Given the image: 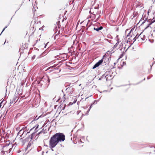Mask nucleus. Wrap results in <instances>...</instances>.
<instances>
[{"instance_id":"nucleus-20","label":"nucleus","mask_w":155,"mask_h":155,"mask_svg":"<svg viewBox=\"0 0 155 155\" xmlns=\"http://www.w3.org/2000/svg\"><path fill=\"white\" fill-rule=\"evenodd\" d=\"M35 133L33 132L31 135H30V139L31 140L33 139L35 135Z\"/></svg>"},{"instance_id":"nucleus-4","label":"nucleus","mask_w":155,"mask_h":155,"mask_svg":"<svg viewBox=\"0 0 155 155\" xmlns=\"http://www.w3.org/2000/svg\"><path fill=\"white\" fill-rule=\"evenodd\" d=\"M103 61L104 60L103 58L99 60L94 65V66L92 68V69H94L96 68L99 67L100 65H101V64Z\"/></svg>"},{"instance_id":"nucleus-40","label":"nucleus","mask_w":155,"mask_h":155,"mask_svg":"<svg viewBox=\"0 0 155 155\" xmlns=\"http://www.w3.org/2000/svg\"><path fill=\"white\" fill-rule=\"evenodd\" d=\"M126 62L125 61H123L122 62V65H121V66H123L124 65H126Z\"/></svg>"},{"instance_id":"nucleus-27","label":"nucleus","mask_w":155,"mask_h":155,"mask_svg":"<svg viewBox=\"0 0 155 155\" xmlns=\"http://www.w3.org/2000/svg\"><path fill=\"white\" fill-rule=\"evenodd\" d=\"M75 68L71 67L68 65V70H74L75 69Z\"/></svg>"},{"instance_id":"nucleus-60","label":"nucleus","mask_w":155,"mask_h":155,"mask_svg":"<svg viewBox=\"0 0 155 155\" xmlns=\"http://www.w3.org/2000/svg\"><path fill=\"white\" fill-rule=\"evenodd\" d=\"M30 147V145L29 144H28V145H27V147Z\"/></svg>"},{"instance_id":"nucleus-59","label":"nucleus","mask_w":155,"mask_h":155,"mask_svg":"<svg viewBox=\"0 0 155 155\" xmlns=\"http://www.w3.org/2000/svg\"><path fill=\"white\" fill-rule=\"evenodd\" d=\"M147 78L148 80H149L150 79V78L149 77V76L147 77Z\"/></svg>"},{"instance_id":"nucleus-45","label":"nucleus","mask_w":155,"mask_h":155,"mask_svg":"<svg viewBox=\"0 0 155 155\" xmlns=\"http://www.w3.org/2000/svg\"><path fill=\"white\" fill-rule=\"evenodd\" d=\"M149 41H150V42H151V43H153V42H154V40H150V39H149Z\"/></svg>"},{"instance_id":"nucleus-32","label":"nucleus","mask_w":155,"mask_h":155,"mask_svg":"<svg viewBox=\"0 0 155 155\" xmlns=\"http://www.w3.org/2000/svg\"><path fill=\"white\" fill-rule=\"evenodd\" d=\"M98 101L97 100H95L94 102L92 103L93 105L97 103Z\"/></svg>"},{"instance_id":"nucleus-28","label":"nucleus","mask_w":155,"mask_h":155,"mask_svg":"<svg viewBox=\"0 0 155 155\" xmlns=\"http://www.w3.org/2000/svg\"><path fill=\"white\" fill-rule=\"evenodd\" d=\"M41 146H39L37 149V150L38 152H39V151H41Z\"/></svg>"},{"instance_id":"nucleus-38","label":"nucleus","mask_w":155,"mask_h":155,"mask_svg":"<svg viewBox=\"0 0 155 155\" xmlns=\"http://www.w3.org/2000/svg\"><path fill=\"white\" fill-rule=\"evenodd\" d=\"M90 110L89 109H88V110H87V113L86 114V115H88V113H89Z\"/></svg>"},{"instance_id":"nucleus-17","label":"nucleus","mask_w":155,"mask_h":155,"mask_svg":"<svg viewBox=\"0 0 155 155\" xmlns=\"http://www.w3.org/2000/svg\"><path fill=\"white\" fill-rule=\"evenodd\" d=\"M24 132V131L23 130L21 129V130H20L19 131L18 133V135L19 134H21V135H20V137H21L22 135L23 134Z\"/></svg>"},{"instance_id":"nucleus-50","label":"nucleus","mask_w":155,"mask_h":155,"mask_svg":"<svg viewBox=\"0 0 155 155\" xmlns=\"http://www.w3.org/2000/svg\"><path fill=\"white\" fill-rule=\"evenodd\" d=\"M56 120L54 119L51 122V124H52L54 122V121Z\"/></svg>"},{"instance_id":"nucleus-58","label":"nucleus","mask_w":155,"mask_h":155,"mask_svg":"<svg viewBox=\"0 0 155 155\" xmlns=\"http://www.w3.org/2000/svg\"><path fill=\"white\" fill-rule=\"evenodd\" d=\"M73 43H74V41H73ZM72 41H70L69 42V43H71V44H72Z\"/></svg>"},{"instance_id":"nucleus-2","label":"nucleus","mask_w":155,"mask_h":155,"mask_svg":"<svg viewBox=\"0 0 155 155\" xmlns=\"http://www.w3.org/2000/svg\"><path fill=\"white\" fill-rule=\"evenodd\" d=\"M72 50H71L70 48V47H68V61H71L74 57V55L75 56V54L74 53V51H72Z\"/></svg>"},{"instance_id":"nucleus-55","label":"nucleus","mask_w":155,"mask_h":155,"mask_svg":"<svg viewBox=\"0 0 155 155\" xmlns=\"http://www.w3.org/2000/svg\"><path fill=\"white\" fill-rule=\"evenodd\" d=\"M5 30H2V31L1 33L0 34V36L1 35L2 33Z\"/></svg>"},{"instance_id":"nucleus-53","label":"nucleus","mask_w":155,"mask_h":155,"mask_svg":"<svg viewBox=\"0 0 155 155\" xmlns=\"http://www.w3.org/2000/svg\"><path fill=\"white\" fill-rule=\"evenodd\" d=\"M117 42H119V43L120 41H119V39H117Z\"/></svg>"},{"instance_id":"nucleus-24","label":"nucleus","mask_w":155,"mask_h":155,"mask_svg":"<svg viewBox=\"0 0 155 155\" xmlns=\"http://www.w3.org/2000/svg\"><path fill=\"white\" fill-rule=\"evenodd\" d=\"M125 54V53L124 52H123L119 56V58L118 59V60H119L120 58H122L123 56L124 55V54Z\"/></svg>"},{"instance_id":"nucleus-42","label":"nucleus","mask_w":155,"mask_h":155,"mask_svg":"<svg viewBox=\"0 0 155 155\" xmlns=\"http://www.w3.org/2000/svg\"><path fill=\"white\" fill-rule=\"evenodd\" d=\"M35 55H34L32 57V58H31V59H32V60H33L35 58Z\"/></svg>"},{"instance_id":"nucleus-7","label":"nucleus","mask_w":155,"mask_h":155,"mask_svg":"<svg viewBox=\"0 0 155 155\" xmlns=\"http://www.w3.org/2000/svg\"><path fill=\"white\" fill-rule=\"evenodd\" d=\"M102 58L103 59V60H104V63H106V62L105 61H106L107 62V61H108V64L110 62V60H111V57H109L107 58H106V56H105V55L103 56V58Z\"/></svg>"},{"instance_id":"nucleus-57","label":"nucleus","mask_w":155,"mask_h":155,"mask_svg":"<svg viewBox=\"0 0 155 155\" xmlns=\"http://www.w3.org/2000/svg\"><path fill=\"white\" fill-rule=\"evenodd\" d=\"M141 38V39L142 40H143V41L144 40H145V38Z\"/></svg>"},{"instance_id":"nucleus-3","label":"nucleus","mask_w":155,"mask_h":155,"mask_svg":"<svg viewBox=\"0 0 155 155\" xmlns=\"http://www.w3.org/2000/svg\"><path fill=\"white\" fill-rule=\"evenodd\" d=\"M111 73L112 74L113 73L112 72H111L110 71H106L104 73V74H103L98 79L99 80H101L104 77H105V78H106V81L107 80V78H106L108 74H110Z\"/></svg>"},{"instance_id":"nucleus-54","label":"nucleus","mask_w":155,"mask_h":155,"mask_svg":"<svg viewBox=\"0 0 155 155\" xmlns=\"http://www.w3.org/2000/svg\"><path fill=\"white\" fill-rule=\"evenodd\" d=\"M122 67H123V66H121V67H118V68L119 69H121Z\"/></svg>"},{"instance_id":"nucleus-6","label":"nucleus","mask_w":155,"mask_h":155,"mask_svg":"<svg viewBox=\"0 0 155 155\" xmlns=\"http://www.w3.org/2000/svg\"><path fill=\"white\" fill-rule=\"evenodd\" d=\"M57 145V144H56V143H55L52 141L50 140L49 147L51 148L52 151H54V150L53 149V148L54 147Z\"/></svg>"},{"instance_id":"nucleus-5","label":"nucleus","mask_w":155,"mask_h":155,"mask_svg":"<svg viewBox=\"0 0 155 155\" xmlns=\"http://www.w3.org/2000/svg\"><path fill=\"white\" fill-rule=\"evenodd\" d=\"M143 31L142 32H141L140 35H139V34L138 33H137L136 34L135 36H134V37L133 39V42L131 44V45L128 47V48H127V49L126 50V51H127V49L131 46V45L134 43L136 41L137 39L138 38V37H139L140 35H141L142 32H143Z\"/></svg>"},{"instance_id":"nucleus-19","label":"nucleus","mask_w":155,"mask_h":155,"mask_svg":"<svg viewBox=\"0 0 155 155\" xmlns=\"http://www.w3.org/2000/svg\"><path fill=\"white\" fill-rule=\"evenodd\" d=\"M90 17L91 18V19L93 20L96 18L95 15L94 14H92Z\"/></svg>"},{"instance_id":"nucleus-18","label":"nucleus","mask_w":155,"mask_h":155,"mask_svg":"<svg viewBox=\"0 0 155 155\" xmlns=\"http://www.w3.org/2000/svg\"><path fill=\"white\" fill-rule=\"evenodd\" d=\"M100 24L99 23L96 24L95 25H94V28H97L100 26Z\"/></svg>"},{"instance_id":"nucleus-16","label":"nucleus","mask_w":155,"mask_h":155,"mask_svg":"<svg viewBox=\"0 0 155 155\" xmlns=\"http://www.w3.org/2000/svg\"><path fill=\"white\" fill-rule=\"evenodd\" d=\"M45 133V130H44V129H43L41 130V131H40V132H38L36 135V137L37 136V135H39V134H41V133Z\"/></svg>"},{"instance_id":"nucleus-26","label":"nucleus","mask_w":155,"mask_h":155,"mask_svg":"<svg viewBox=\"0 0 155 155\" xmlns=\"http://www.w3.org/2000/svg\"><path fill=\"white\" fill-rule=\"evenodd\" d=\"M142 81H140V82H139L138 83H137L133 84H130L129 85H131V84H132V85H137L139 84L140 83L142 82Z\"/></svg>"},{"instance_id":"nucleus-37","label":"nucleus","mask_w":155,"mask_h":155,"mask_svg":"<svg viewBox=\"0 0 155 155\" xmlns=\"http://www.w3.org/2000/svg\"><path fill=\"white\" fill-rule=\"evenodd\" d=\"M73 21V19L72 18H70L69 19V22H71V23Z\"/></svg>"},{"instance_id":"nucleus-25","label":"nucleus","mask_w":155,"mask_h":155,"mask_svg":"<svg viewBox=\"0 0 155 155\" xmlns=\"http://www.w3.org/2000/svg\"><path fill=\"white\" fill-rule=\"evenodd\" d=\"M43 78H42L40 82H39L38 81V84H41V85H42L43 83L42 82H44V80Z\"/></svg>"},{"instance_id":"nucleus-61","label":"nucleus","mask_w":155,"mask_h":155,"mask_svg":"<svg viewBox=\"0 0 155 155\" xmlns=\"http://www.w3.org/2000/svg\"><path fill=\"white\" fill-rule=\"evenodd\" d=\"M31 131H30H30H29V132H28L26 134H28V133H29Z\"/></svg>"},{"instance_id":"nucleus-1","label":"nucleus","mask_w":155,"mask_h":155,"mask_svg":"<svg viewBox=\"0 0 155 155\" xmlns=\"http://www.w3.org/2000/svg\"><path fill=\"white\" fill-rule=\"evenodd\" d=\"M50 140L57 144L59 142L64 141L65 140V136L63 133H57L53 135Z\"/></svg>"},{"instance_id":"nucleus-22","label":"nucleus","mask_w":155,"mask_h":155,"mask_svg":"<svg viewBox=\"0 0 155 155\" xmlns=\"http://www.w3.org/2000/svg\"><path fill=\"white\" fill-rule=\"evenodd\" d=\"M134 30H130V31L129 32L127 35V37L129 36H130V37L131 35V33L132 32H133V31Z\"/></svg>"},{"instance_id":"nucleus-62","label":"nucleus","mask_w":155,"mask_h":155,"mask_svg":"<svg viewBox=\"0 0 155 155\" xmlns=\"http://www.w3.org/2000/svg\"><path fill=\"white\" fill-rule=\"evenodd\" d=\"M118 35H117L116 36V38H117V39H118Z\"/></svg>"},{"instance_id":"nucleus-43","label":"nucleus","mask_w":155,"mask_h":155,"mask_svg":"<svg viewBox=\"0 0 155 155\" xmlns=\"http://www.w3.org/2000/svg\"><path fill=\"white\" fill-rule=\"evenodd\" d=\"M38 130H37V129H35V132H34V133H35V134L38 131Z\"/></svg>"},{"instance_id":"nucleus-47","label":"nucleus","mask_w":155,"mask_h":155,"mask_svg":"<svg viewBox=\"0 0 155 155\" xmlns=\"http://www.w3.org/2000/svg\"><path fill=\"white\" fill-rule=\"evenodd\" d=\"M135 35L133 34H132L130 36V38H132L133 37H134Z\"/></svg>"},{"instance_id":"nucleus-48","label":"nucleus","mask_w":155,"mask_h":155,"mask_svg":"<svg viewBox=\"0 0 155 155\" xmlns=\"http://www.w3.org/2000/svg\"><path fill=\"white\" fill-rule=\"evenodd\" d=\"M27 129V127H24L22 130H23L25 129Z\"/></svg>"},{"instance_id":"nucleus-41","label":"nucleus","mask_w":155,"mask_h":155,"mask_svg":"<svg viewBox=\"0 0 155 155\" xmlns=\"http://www.w3.org/2000/svg\"><path fill=\"white\" fill-rule=\"evenodd\" d=\"M35 32V31H33L31 34L29 35V38L31 36H32V35L34 34V32Z\"/></svg>"},{"instance_id":"nucleus-29","label":"nucleus","mask_w":155,"mask_h":155,"mask_svg":"<svg viewBox=\"0 0 155 155\" xmlns=\"http://www.w3.org/2000/svg\"><path fill=\"white\" fill-rule=\"evenodd\" d=\"M119 44V42H117L116 44H115V45H114V47H113V48H116L117 46Z\"/></svg>"},{"instance_id":"nucleus-39","label":"nucleus","mask_w":155,"mask_h":155,"mask_svg":"<svg viewBox=\"0 0 155 155\" xmlns=\"http://www.w3.org/2000/svg\"><path fill=\"white\" fill-rule=\"evenodd\" d=\"M103 27L101 26L97 28H94V29H102Z\"/></svg>"},{"instance_id":"nucleus-14","label":"nucleus","mask_w":155,"mask_h":155,"mask_svg":"<svg viewBox=\"0 0 155 155\" xmlns=\"http://www.w3.org/2000/svg\"><path fill=\"white\" fill-rule=\"evenodd\" d=\"M154 18H153L152 19V22L150 23L149 25L148 26H147V27H146V28H145V29H146L147 28H149V27L150 28H152L150 26V25L152 24V23L153 22H154L155 21V19H154Z\"/></svg>"},{"instance_id":"nucleus-46","label":"nucleus","mask_w":155,"mask_h":155,"mask_svg":"<svg viewBox=\"0 0 155 155\" xmlns=\"http://www.w3.org/2000/svg\"><path fill=\"white\" fill-rule=\"evenodd\" d=\"M50 80L49 79V78L48 77V80L47 81H48V82L49 83L50 82Z\"/></svg>"},{"instance_id":"nucleus-23","label":"nucleus","mask_w":155,"mask_h":155,"mask_svg":"<svg viewBox=\"0 0 155 155\" xmlns=\"http://www.w3.org/2000/svg\"><path fill=\"white\" fill-rule=\"evenodd\" d=\"M23 47L24 49H26L28 48V44H24V45H23Z\"/></svg>"},{"instance_id":"nucleus-49","label":"nucleus","mask_w":155,"mask_h":155,"mask_svg":"<svg viewBox=\"0 0 155 155\" xmlns=\"http://www.w3.org/2000/svg\"><path fill=\"white\" fill-rule=\"evenodd\" d=\"M93 105V104H91V105H90V107H89V109H90H90H91V108L92 107V105Z\"/></svg>"},{"instance_id":"nucleus-36","label":"nucleus","mask_w":155,"mask_h":155,"mask_svg":"<svg viewBox=\"0 0 155 155\" xmlns=\"http://www.w3.org/2000/svg\"><path fill=\"white\" fill-rule=\"evenodd\" d=\"M132 41V39L131 38H129L128 39L127 42H130L131 41Z\"/></svg>"},{"instance_id":"nucleus-52","label":"nucleus","mask_w":155,"mask_h":155,"mask_svg":"<svg viewBox=\"0 0 155 155\" xmlns=\"http://www.w3.org/2000/svg\"><path fill=\"white\" fill-rule=\"evenodd\" d=\"M72 98L73 99V98L72 97H71V96H70V98H68V99H69L70 100H71L72 99Z\"/></svg>"},{"instance_id":"nucleus-12","label":"nucleus","mask_w":155,"mask_h":155,"mask_svg":"<svg viewBox=\"0 0 155 155\" xmlns=\"http://www.w3.org/2000/svg\"><path fill=\"white\" fill-rule=\"evenodd\" d=\"M11 146L12 147V148H10L9 149V152H10L12 150V148L13 146H14L12 144H11L10 145V143L8 144L7 143H6L5 144V146H4V147H5L6 146Z\"/></svg>"},{"instance_id":"nucleus-63","label":"nucleus","mask_w":155,"mask_h":155,"mask_svg":"<svg viewBox=\"0 0 155 155\" xmlns=\"http://www.w3.org/2000/svg\"><path fill=\"white\" fill-rule=\"evenodd\" d=\"M44 151H43L42 152V154H41V155H44Z\"/></svg>"},{"instance_id":"nucleus-44","label":"nucleus","mask_w":155,"mask_h":155,"mask_svg":"<svg viewBox=\"0 0 155 155\" xmlns=\"http://www.w3.org/2000/svg\"><path fill=\"white\" fill-rule=\"evenodd\" d=\"M57 124V122H55L54 124H53L52 125L53 126H54V127H55L56 126V124Z\"/></svg>"},{"instance_id":"nucleus-64","label":"nucleus","mask_w":155,"mask_h":155,"mask_svg":"<svg viewBox=\"0 0 155 155\" xmlns=\"http://www.w3.org/2000/svg\"><path fill=\"white\" fill-rule=\"evenodd\" d=\"M95 30L96 31H98H98H99L100 30Z\"/></svg>"},{"instance_id":"nucleus-35","label":"nucleus","mask_w":155,"mask_h":155,"mask_svg":"<svg viewBox=\"0 0 155 155\" xmlns=\"http://www.w3.org/2000/svg\"><path fill=\"white\" fill-rule=\"evenodd\" d=\"M136 30H135L134 31H133V32H132V34H133L135 36L136 34H137V32L136 31Z\"/></svg>"},{"instance_id":"nucleus-56","label":"nucleus","mask_w":155,"mask_h":155,"mask_svg":"<svg viewBox=\"0 0 155 155\" xmlns=\"http://www.w3.org/2000/svg\"><path fill=\"white\" fill-rule=\"evenodd\" d=\"M153 64H152V65H150V67H151V68H150V70H151L152 69V67L153 66Z\"/></svg>"},{"instance_id":"nucleus-15","label":"nucleus","mask_w":155,"mask_h":155,"mask_svg":"<svg viewBox=\"0 0 155 155\" xmlns=\"http://www.w3.org/2000/svg\"><path fill=\"white\" fill-rule=\"evenodd\" d=\"M77 101V99H76V98H74V100L73 102H69V103L68 104V106L72 105L73 104H75L76 102Z\"/></svg>"},{"instance_id":"nucleus-33","label":"nucleus","mask_w":155,"mask_h":155,"mask_svg":"<svg viewBox=\"0 0 155 155\" xmlns=\"http://www.w3.org/2000/svg\"><path fill=\"white\" fill-rule=\"evenodd\" d=\"M41 117V116H39L37 118V119H36V118H34V120L32 121L31 122H33L34 121H35L36 120H38L39 118Z\"/></svg>"},{"instance_id":"nucleus-9","label":"nucleus","mask_w":155,"mask_h":155,"mask_svg":"<svg viewBox=\"0 0 155 155\" xmlns=\"http://www.w3.org/2000/svg\"><path fill=\"white\" fill-rule=\"evenodd\" d=\"M55 29H57L58 28H61V25L60 21H58L56 22V24H55Z\"/></svg>"},{"instance_id":"nucleus-21","label":"nucleus","mask_w":155,"mask_h":155,"mask_svg":"<svg viewBox=\"0 0 155 155\" xmlns=\"http://www.w3.org/2000/svg\"><path fill=\"white\" fill-rule=\"evenodd\" d=\"M38 127L39 125L38 124H36L35 126L34 127H32L30 129V131H31L34 128H35V129H37L38 128Z\"/></svg>"},{"instance_id":"nucleus-8","label":"nucleus","mask_w":155,"mask_h":155,"mask_svg":"<svg viewBox=\"0 0 155 155\" xmlns=\"http://www.w3.org/2000/svg\"><path fill=\"white\" fill-rule=\"evenodd\" d=\"M18 93L17 94L16 93L15 94L14 96V97L13 99H12V100L11 101V100H10V101H10V104H12L13 102H15V100L17 99V98L18 97Z\"/></svg>"},{"instance_id":"nucleus-13","label":"nucleus","mask_w":155,"mask_h":155,"mask_svg":"<svg viewBox=\"0 0 155 155\" xmlns=\"http://www.w3.org/2000/svg\"><path fill=\"white\" fill-rule=\"evenodd\" d=\"M60 30L58 32V33H57V31L54 34H55V36H54V39H55V38H56V37L58 36V35L59 34V32L60 31V30H61V31H63V30Z\"/></svg>"},{"instance_id":"nucleus-51","label":"nucleus","mask_w":155,"mask_h":155,"mask_svg":"<svg viewBox=\"0 0 155 155\" xmlns=\"http://www.w3.org/2000/svg\"><path fill=\"white\" fill-rule=\"evenodd\" d=\"M107 40L109 43H111V40H109L107 39Z\"/></svg>"},{"instance_id":"nucleus-11","label":"nucleus","mask_w":155,"mask_h":155,"mask_svg":"<svg viewBox=\"0 0 155 155\" xmlns=\"http://www.w3.org/2000/svg\"><path fill=\"white\" fill-rule=\"evenodd\" d=\"M65 88H64L62 90V91L64 93V91H66V93H67V90L68 89V88H65L68 86L67 83H65Z\"/></svg>"},{"instance_id":"nucleus-31","label":"nucleus","mask_w":155,"mask_h":155,"mask_svg":"<svg viewBox=\"0 0 155 155\" xmlns=\"http://www.w3.org/2000/svg\"><path fill=\"white\" fill-rule=\"evenodd\" d=\"M56 97H54V98H53V101L54 102L55 101H56V102H58L59 101V100H58V99L57 100H56Z\"/></svg>"},{"instance_id":"nucleus-30","label":"nucleus","mask_w":155,"mask_h":155,"mask_svg":"<svg viewBox=\"0 0 155 155\" xmlns=\"http://www.w3.org/2000/svg\"><path fill=\"white\" fill-rule=\"evenodd\" d=\"M30 138V136H29L27 137L25 139V141H28Z\"/></svg>"},{"instance_id":"nucleus-10","label":"nucleus","mask_w":155,"mask_h":155,"mask_svg":"<svg viewBox=\"0 0 155 155\" xmlns=\"http://www.w3.org/2000/svg\"><path fill=\"white\" fill-rule=\"evenodd\" d=\"M84 31V30H79L77 31V33L78 35H81L82 33Z\"/></svg>"},{"instance_id":"nucleus-34","label":"nucleus","mask_w":155,"mask_h":155,"mask_svg":"<svg viewBox=\"0 0 155 155\" xmlns=\"http://www.w3.org/2000/svg\"><path fill=\"white\" fill-rule=\"evenodd\" d=\"M107 37L108 38H110V39H112L113 37L112 36H111L110 34H108L107 35Z\"/></svg>"}]
</instances>
